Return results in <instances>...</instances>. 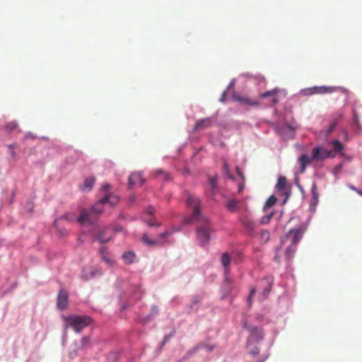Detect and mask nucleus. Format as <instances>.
Returning a JSON list of instances; mask_svg holds the SVG:
<instances>
[{"label":"nucleus","mask_w":362,"mask_h":362,"mask_svg":"<svg viewBox=\"0 0 362 362\" xmlns=\"http://www.w3.org/2000/svg\"><path fill=\"white\" fill-rule=\"evenodd\" d=\"M186 202L187 204L193 209L192 220L196 221L199 223L197 229L198 240L202 244L207 243L210 239V234L213 231V229L209 219L202 215L199 211V199L194 195L187 194Z\"/></svg>","instance_id":"1"},{"label":"nucleus","mask_w":362,"mask_h":362,"mask_svg":"<svg viewBox=\"0 0 362 362\" xmlns=\"http://www.w3.org/2000/svg\"><path fill=\"white\" fill-rule=\"evenodd\" d=\"M305 229L300 226L298 228L290 230L281 239V247H286L285 258L290 261L296 252V245L302 238Z\"/></svg>","instance_id":"2"},{"label":"nucleus","mask_w":362,"mask_h":362,"mask_svg":"<svg viewBox=\"0 0 362 362\" xmlns=\"http://www.w3.org/2000/svg\"><path fill=\"white\" fill-rule=\"evenodd\" d=\"M335 154L332 151L322 147H315L313 149L312 156L310 158L308 155L303 154L298 158L300 165V173H303L305 168L309 165L312 160H323L326 158H334Z\"/></svg>","instance_id":"3"},{"label":"nucleus","mask_w":362,"mask_h":362,"mask_svg":"<svg viewBox=\"0 0 362 362\" xmlns=\"http://www.w3.org/2000/svg\"><path fill=\"white\" fill-rule=\"evenodd\" d=\"M65 327H71L76 332L79 333L83 329L88 326L92 319L87 315H71L64 317Z\"/></svg>","instance_id":"4"},{"label":"nucleus","mask_w":362,"mask_h":362,"mask_svg":"<svg viewBox=\"0 0 362 362\" xmlns=\"http://www.w3.org/2000/svg\"><path fill=\"white\" fill-rule=\"evenodd\" d=\"M97 218L98 216L95 214L91 209H82L77 221L81 224L86 223L93 224Z\"/></svg>","instance_id":"5"},{"label":"nucleus","mask_w":362,"mask_h":362,"mask_svg":"<svg viewBox=\"0 0 362 362\" xmlns=\"http://www.w3.org/2000/svg\"><path fill=\"white\" fill-rule=\"evenodd\" d=\"M334 90V88L328 86H314L308 88H305L302 90V94L304 95H320L327 93H332Z\"/></svg>","instance_id":"6"},{"label":"nucleus","mask_w":362,"mask_h":362,"mask_svg":"<svg viewBox=\"0 0 362 362\" xmlns=\"http://www.w3.org/2000/svg\"><path fill=\"white\" fill-rule=\"evenodd\" d=\"M102 274V272L97 267H86L83 268L81 273V279L84 281H88L92 278Z\"/></svg>","instance_id":"7"},{"label":"nucleus","mask_w":362,"mask_h":362,"mask_svg":"<svg viewBox=\"0 0 362 362\" xmlns=\"http://www.w3.org/2000/svg\"><path fill=\"white\" fill-rule=\"evenodd\" d=\"M144 182L141 173H134L129 177L128 187L130 188L133 186H141Z\"/></svg>","instance_id":"8"},{"label":"nucleus","mask_w":362,"mask_h":362,"mask_svg":"<svg viewBox=\"0 0 362 362\" xmlns=\"http://www.w3.org/2000/svg\"><path fill=\"white\" fill-rule=\"evenodd\" d=\"M212 124H213V120H212V118H211V117H206L204 119L197 120L194 127V130L195 132H198V131L209 128V127H211L212 125Z\"/></svg>","instance_id":"9"},{"label":"nucleus","mask_w":362,"mask_h":362,"mask_svg":"<svg viewBox=\"0 0 362 362\" xmlns=\"http://www.w3.org/2000/svg\"><path fill=\"white\" fill-rule=\"evenodd\" d=\"M68 303V293L64 290H61L59 292L57 298V307L60 310H64L66 308Z\"/></svg>","instance_id":"10"},{"label":"nucleus","mask_w":362,"mask_h":362,"mask_svg":"<svg viewBox=\"0 0 362 362\" xmlns=\"http://www.w3.org/2000/svg\"><path fill=\"white\" fill-rule=\"evenodd\" d=\"M279 90L278 88H274L271 90L266 91L260 95L261 98H267V97H271L272 98V103L275 105L279 103V100L277 98V93H279Z\"/></svg>","instance_id":"11"},{"label":"nucleus","mask_w":362,"mask_h":362,"mask_svg":"<svg viewBox=\"0 0 362 362\" xmlns=\"http://www.w3.org/2000/svg\"><path fill=\"white\" fill-rule=\"evenodd\" d=\"M119 201V197L112 194H107L102 198V202L110 203L111 206L116 204Z\"/></svg>","instance_id":"12"},{"label":"nucleus","mask_w":362,"mask_h":362,"mask_svg":"<svg viewBox=\"0 0 362 362\" xmlns=\"http://www.w3.org/2000/svg\"><path fill=\"white\" fill-rule=\"evenodd\" d=\"M250 337L256 341H259L263 338V333L261 329L254 327L251 330Z\"/></svg>","instance_id":"13"},{"label":"nucleus","mask_w":362,"mask_h":362,"mask_svg":"<svg viewBox=\"0 0 362 362\" xmlns=\"http://www.w3.org/2000/svg\"><path fill=\"white\" fill-rule=\"evenodd\" d=\"M104 204H105V202H102L101 199L93 206L90 208L97 216H98L103 212V205Z\"/></svg>","instance_id":"14"},{"label":"nucleus","mask_w":362,"mask_h":362,"mask_svg":"<svg viewBox=\"0 0 362 362\" xmlns=\"http://www.w3.org/2000/svg\"><path fill=\"white\" fill-rule=\"evenodd\" d=\"M135 255L132 252H127L122 255V259L127 264H132L135 260Z\"/></svg>","instance_id":"15"},{"label":"nucleus","mask_w":362,"mask_h":362,"mask_svg":"<svg viewBox=\"0 0 362 362\" xmlns=\"http://www.w3.org/2000/svg\"><path fill=\"white\" fill-rule=\"evenodd\" d=\"M90 346V338L89 337H83L81 340V344L77 350H83Z\"/></svg>","instance_id":"16"},{"label":"nucleus","mask_w":362,"mask_h":362,"mask_svg":"<svg viewBox=\"0 0 362 362\" xmlns=\"http://www.w3.org/2000/svg\"><path fill=\"white\" fill-rule=\"evenodd\" d=\"M95 184V178L93 177H88L85 180L82 189L90 190Z\"/></svg>","instance_id":"17"},{"label":"nucleus","mask_w":362,"mask_h":362,"mask_svg":"<svg viewBox=\"0 0 362 362\" xmlns=\"http://www.w3.org/2000/svg\"><path fill=\"white\" fill-rule=\"evenodd\" d=\"M230 263V257L228 252L223 253L221 256V264L223 267L225 268L226 272L228 271V267Z\"/></svg>","instance_id":"18"},{"label":"nucleus","mask_w":362,"mask_h":362,"mask_svg":"<svg viewBox=\"0 0 362 362\" xmlns=\"http://www.w3.org/2000/svg\"><path fill=\"white\" fill-rule=\"evenodd\" d=\"M333 145V151H332L334 154L336 153H340L344 149L343 144L338 140H334L332 141Z\"/></svg>","instance_id":"19"},{"label":"nucleus","mask_w":362,"mask_h":362,"mask_svg":"<svg viewBox=\"0 0 362 362\" xmlns=\"http://www.w3.org/2000/svg\"><path fill=\"white\" fill-rule=\"evenodd\" d=\"M239 204V201L238 199H231L227 202L226 206L228 210L231 211H234L237 209L238 206Z\"/></svg>","instance_id":"20"},{"label":"nucleus","mask_w":362,"mask_h":362,"mask_svg":"<svg viewBox=\"0 0 362 362\" xmlns=\"http://www.w3.org/2000/svg\"><path fill=\"white\" fill-rule=\"evenodd\" d=\"M286 180L284 177H280L278 179V182L276 183V187L278 190L282 191L286 188Z\"/></svg>","instance_id":"21"},{"label":"nucleus","mask_w":362,"mask_h":362,"mask_svg":"<svg viewBox=\"0 0 362 362\" xmlns=\"http://www.w3.org/2000/svg\"><path fill=\"white\" fill-rule=\"evenodd\" d=\"M142 240L144 243H146V245H150V246H154V245L159 244V240H158V239L157 240L150 239L146 235H144L143 236Z\"/></svg>","instance_id":"22"},{"label":"nucleus","mask_w":362,"mask_h":362,"mask_svg":"<svg viewBox=\"0 0 362 362\" xmlns=\"http://www.w3.org/2000/svg\"><path fill=\"white\" fill-rule=\"evenodd\" d=\"M156 176L157 177H160L165 181H167L169 179V175L163 170H157L156 171Z\"/></svg>","instance_id":"23"},{"label":"nucleus","mask_w":362,"mask_h":362,"mask_svg":"<svg viewBox=\"0 0 362 362\" xmlns=\"http://www.w3.org/2000/svg\"><path fill=\"white\" fill-rule=\"evenodd\" d=\"M276 201H277V199H276V197H274V195H272L266 202L264 208L266 209V208H269V207L272 206L273 205H274V204L276 202Z\"/></svg>","instance_id":"24"},{"label":"nucleus","mask_w":362,"mask_h":362,"mask_svg":"<svg viewBox=\"0 0 362 362\" xmlns=\"http://www.w3.org/2000/svg\"><path fill=\"white\" fill-rule=\"evenodd\" d=\"M105 231H100L99 234L98 235L97 240L100 243H107L110 239V237L105 236Z\"/></svg>","instance_id":"25"},{"label":"nucleus","mask_w":362,"mask_h":362,"mask_svg":"<svg viewBox=\"0 0 362 362\" xmlns=\"http://www.w3.org/2000/svg\"><path fill=\"white\" fill-rule=\"evenodd\" d=\"M239 100L243 103L248 104L250 105H258V103L257 101H255L253 100H251L249 98H240Z\"/></svg>","instance_id":"26"},{"label":"nucleus","mask_w":362,"mask_h":362,"mask_svg":"<svg viewBox=\"0 0 362 362\" xmlns=\"http://www.w3.org/2000/svg\"><path fill=\"white\" fill-rule=\"evenodd\" d=\"M274 214L273 213H270L269 214H267L265 216H264L262 218H261V221H260V223L262 224H267L268 223L271 218H272Z\"/></svg>","instance_id":"27"},{"label":"nucleus","mask_w":362,"mask_h":362,"mask_svg":"<svg viewBox=\"0 0 362 362\" xmlns=\"http://www.w3.org/2000/svg\"><path fill=\"white\" fill-rule=\"evenodd\" d=\"M171 235V232L166 230L164 233H160L158 237V240H159V244L163 242V240L169 237Z\"/></svg>","instance_id":"28"},{"label":"nucleus","mask_w":362,"mask_h":362,"mask_svg":"<svg viewBox=\"0 0 362 362\" xmlns=\"http://www.w3.org/2000/svg\"><path fill=\"white\" fill-rule=\"evenodd\" d=\"M209 182L211 187V190H214L216 187V177H209Z\"/></svg>","instance_id":"29"},{"label":"nucleus","mask_w":362,"mask_h":362,"mask_svg":"<svg viewBox=\"0 0 362 362\" xmlns=\"http://www.w3.org/2000/svg\"><path fill=\"white\" fill-rule=\"evenodd\" d=\"M261 239L265 242H267L269 239V233L267 230H264L260 235Z\"/></svg>","instance_id":"30"},{"label":"nucleus","mask_w":362,"mask_h":362,"mask_svg":"<svg viewBox=\"0 0 362 362\" xmlns=\"http://www.w3.org/2000/svg\"><path fill=\"white\" fill-rule=\"evenodd\" d=\"M104 262H105L107 264H108L110 266H112L115 264V261L110 258L107 255H103L102 257Z\"/></svg>","instance_id":"31"},{"label":"nucleus","mask_w":362,"mask_h":362,"mask_svg":"<svg viewBox=\"0 0 362 362\" xmlns=\"http://www.w3.org/2000/svg\"><path fill=\"white\" fill-rule=\"evenodd\" d=\"M347 187L352 191L356 192L358 194L362 196V190L357 189L356 187H354L352 185H348Z\"/></svg>","instance_id":"32"},{"label":"nucleus","mask_w":362,"mask_h":362,"mask_svg":"<svg viewBox=\"0 0 362 362\" xmlns=\"http://www.w3.org/2000/svg\"><path fill=\"white\" fill-rule=\"evenodd\" d=\"M255 291H256L255 288H252L250 290V295L247 298V303L249 305H250L252 304V298L254 296V294L255 293Z\"/></svg>","instance_id":"33"},{"label":"nucleus","mask_w":362,"mask_h":362,"mask_svg":"<svg viewBox=\"0 0 362 362\" xmlns=\"http://www.w3.org/2000/svg\"><path fill=\"white\" fill-rule=\"evenodd\" d=\"M146 223L149 226H160V223L153 222L151 218L149 219L146 218Z\"/></svg>","instance_id":"34"},{"label":"nucleus","mask_w":362,"mask_h":362,"mask_svg":"<svg viewBox=\"0 0 362 362\" xmlns=\"http://www.w3.org/2000/svg\"><path fill=\"white\" fill-rule=\"evenodd\" d=\"M17 126H18V124L16 122H12L7 124V129H8L10 130H13L17 127Z\"/></svg>","instance_id":"35"},{"label":"nucleus","mask_w":362,"mask_h":362,"mask_svg":"<svg viewBox=\"0 0 362 362\" xmlns=\"http://www.w3.org/2000/svg\"><path fill=\"white\" fill-rule=\"evenodd\" d=\"M154 211H155L154 209H153V207H151H151H149V208L146 210V216H147V215L153 216V214H154Z\"/></svg>","instance_id":"36"},{"label":"nucleus","mask_w":362,"mask_h":362,"mask_svg":"<svg viewBox=\"0 0 362 362\" xmlns=\"http://www.w3.org/2000/svg\"><path fill=\"white\" fill-rule=\"evenodd\" d=\"M336 125H337L336 122H332L330 124V126H329V129L327 130V134H330L334 130V129L335 128Z\"/></svg>","instance_id":"37"},{"label":"nucleus","mask_w":362,"mask_h":362,"mask_svg":"<svg viewBox=\"0 0 362 362\" xmlns=\"http://www.w3.org/2000/svg\"><path fill=\"white\" fill-rule=\"evenodd\" d=\"M100 253L102 257L103 255H107V249L105 247H102L100 249Z\"/></svg>","instance_id":"38"},{"label":"nucleus","mask_w":362,"mask_h":362,"mask_svg":"<svg viewBox=\"0 0 362 362\" xmlns=\"http://www.w3.org/2000/svg\"><path fill=\"white\" fill-rule=\"evenodd\" d=\"M259 353V349L257 347H255L253 350L250 351V354L255 356Z\"/></svg>","instance_id":"39"},{"label":"nucleus","mask_w":362,"mask_h":362,"mask_svg":"<svg viewBox=\"0 0 362 362\" xmlns=\"http://www.w3.org/2000/svg\"><path fill=\"white\" fill-rule=\"evenodd\" d=\"M223 167H224V170H225L226 173L229 175L228 164L226 162L224 163Z\"/></svg>","instance_id":"40"},{"label":"nucleus","mask_w":362,"mask_h":362,"mask_svg":"<svg viewBox=\"0 0 362 362\" xmlns=\"http://www.w3.org/2000/svg\"><path fill=\"white\" fill-rule=\"evenodd\" d=\"M8 147H9V148H11V155H12V156H13V158H16V152L13 150V148L14 146H13V145H9V146H8Z\"/></svg>","instance_id":"41"},{"label":"nucleus","mask_w":362,"mask_h":362,"mask_svg":"<svg viewBox=\"0 0 362 362\" xmlns=\"http://www.w3.org/2000/svg\"><path fill=\"white\" fill-rule=\"evenodd\" d=\"M354 123L356 124H358V116L356 115V113L354 114Z\"/></svg>","instance_id":"42"},{"label":"nucleus","mask_w":362,"mask_h":362,"mask_svg":"<svg viewBox=\"0 0 362 362\" xmlns=\"http://www.w3.org/2000/svg\"><path fill=\"white\" fill-rule=\"evenodd\" d=\"M103 188L105 190H107L110 188V185L109 184H105V185H103Z\"/></svg>","instance_id":"43"},{"label":"nucleus","mask_w":362,"mask_h":362,"mask_svg":"<svg viewBox=\"0 0 362 362\" xmlns=\"http://www.w3.org/2000/svg\"><path fill=\"white\" fill-rule=\"evenodd\" d=\"M236 170L238 175L240 176L241 177H243V174L238 168H236Z\"/></svg>","instance_id":"44"},{"label":"nucleus","mask_w":362,"mask_h":362,"mask_svg":"<svg viewBox=\"0 0 362 362\" xmlns=\"http://www.w3.org/2000/svg\"><path fill=\"white\" fill-rule=\"evenodd\" d=\"M274 259L276 262H280V257L279 256L276 254V255L274 257Z\"/></svg>","instance_id":"45"},{"label":"nucleus","mask_w":362,"mask_h":362,"mask_svg":"<svg viewBox=\"0 0 362 362\" xmlns=\"http://www.w3.org/2000/svg\"><path fill=\"white\" fill-rule=\"evenodd\" d=\"M315 187H313V194L314 198H316L317 197V194H316V192L315 191Z\"/></svg>","instance_id":"46"},{"label":"nucleus","mask_w":362,"mask_h":362,"mask_svg":"<svg viewBox=\"0 0 362 362\" xmlns=\"http://www.w3.org/2000/svg\"><path fill=\"white\" fill-rule=\"evenodd\" d=\"M243 188H244V185L243 184L239 185V192H240L243 190Z\"/></svg>","instance_id":"47"},{"label":"nucleus","mask_w":362,"mask_h":362,"mask_svg":"<svg viewBox=\"0 0 362 362\" xmlns=\"http://www.w3.org/2000/svg\"><path fill=\"white\" fill-rule=\"evenodd\" d=\"M269 291H270V289H269V288H268V289H265V290L264 291V296H267V295L269 293Z\"/></svg>","instance_id":"48"},{"label":"nucleus","mask_w":362,"mask_h":362,"mask_svg":"<svg viewBox=\"0 0 362 362\" xmlns=\"http://www.w3.org/2000/svg\"><path fill=\"white\" fill-rule=\"evenodd\" d=\"M225 95H226V94H225V93H224L223 94V95H222V98H221V101H222V102H223V101H224Z\"/></svg>","instance_id":"49"},{"label":"nucleus","mask_w":362,"mask_h":362,"mask_svg":"<svg viewBox=\"0 0 362 362\" xmlns=\"http://www.w3.org/2000/svg\"><path fill=\"white\" fill-rule=\"evenodd\" d=\"M70 355H71V357H74V356H76V350H74V354H73L72 352H71Z\"/></svg>","instance_id":"50"},{"label":"nucleus","mask_w":362,"mask_h":362,"mask_svg":"<svg viewBox=\"0 0 362 362\" xmlns=\"http://www.w3.org/2000/svg\"><path fill=\"white\" fill-rule=\"evenodd\" d=\"M57 222H58V220L55 221V222H54V226H57Z\"/></svg>","instance_id":"51"}]
</instances>
